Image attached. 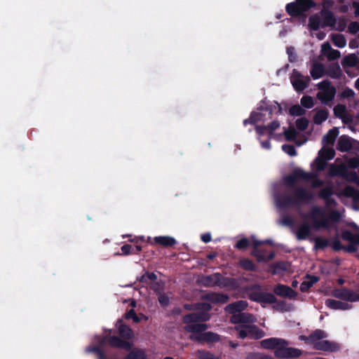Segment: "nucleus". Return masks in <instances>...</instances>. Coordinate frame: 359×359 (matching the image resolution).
Returning <instances> with one entry per match:
<instances>
[{
  "label": "nucleus",
  "mask_w": 359,
  "mask_h": 359,
  "mask_svg": "<svg viewBox=\"0 0 359 359\" xmlns=\"http://www.w3.org/2000/svg\"><path fill=\"white\" fill-rule=\"evenodd\" d=\"M314 199L313 193L303 187L287 189L276 197V203L278 208L300 209L303 205L309 204Z\"/></svg>",
  "instance_id": "nucleus-1"
},
{
  "label": "nucleus",
  "mask_w": 359,
  "mask_h": 359,
  "mask_svg": "<svg viewBox=\"0 0 359 359\" xmlns=\"http://www.w3.org/2000/svg\"><path fill=\"white\" fill-rule=\"evenodd\" d=\"M288 344L287 340L276 337L265 339L260 341V346L262 348L275 350L274 355L277 358H297L302 355V350L293 347H287Z\"/></svg>",
  "instance_id": "nucleus-2"
},
{
  "label": "nucleus",
  "mask_w": 359,
  "mask_h": 359,
  "mask_svg": "<svg viewBox=\"0 0 359 359\" xmlns=\"http://www.w3.org/2000/svg\"><path fill=\"white\" fill-rule=\"evenodd\" d=\"M116 326L118 329L119 337L105 336L100 344L107 343L113 348H123L126 351L131 350L133 344L129 340L132 339L134 337L133 330L124 323L123 319H118L116 321Z\"/></svg>",
  "instance_id": "nucleus-3"
},
{
  "label": "nucleus",
  "mask_w": 359,
  "mask_h": 359,
  "mask_svg": "<svg viewBox=\"0 0 359 359\" xmlns=\"http://www.w3.org/2000/svg\"><path fill=\"white\" fill-rule=\"evenodd\" d=\"M327 337V334L320 329L314 330L308 337L300 336L301 339H304L306 343L313 345L316 350L330 352L337 351L339 349L337 343L328 340H321Z\"/></svg>",
  "instance_id": "nucleus-4"
},
{
  "label": "nucleus",
  "mask_w": 359,
  "mask_h": 359,
  "mask_svg": "<svg viewBox=\"0 0 359 359\" xmlns=\"http://www.w3.org/2000/svg\"><path fill=\"white\" fill-rule=\"evenodd\" d=\"M208 328V324L188 325L184 327L187 332L191 333L189 337L191 341L207 344L219 342L221 340L220 335L213 332H205Z\"/></svg>",
  "instance_id": "nucleus-5"
},
{
  "label": "nucleus",
  "mask_w": 359,
  "mask_h": 359,
  "mask_svg": "<svg viewBox=\"0 0 359 359\" xmlns=\"http://www.w3.org/2000/svg\"><path fill=\"white\" fill-rule=\"evenodd\" d=\"M308 217L312 219L316 229H319L320 228L327 229L330 226L329 222H339L341 215L337 210H331L326 217L325 211L322 208L314 206L312 208Z\"/></svg>",
  "instance_id": "nucleus-6"
},
{
  "label": "nucleus",
  "mask_w": 359,
  "mask_h": 359,
  "mask_svg": "<svg viewBox=\"0 0 359 359\" xmlns=\"http://www.w3.org/2000/svg\"><path fill=\"white\" fill-rule=\"evenodd\" d=\"M235 329L238 331V337L242 339H260L265 336L264 331L253 323L240 325L236 326Z\"/></svg>",
  "instance_id": "nucleus-7"
},
{
  "label": "nucleus",
  "mask_w": 359,
  "mask_h": 359,
  "mask_svg": "<svg viewBox=\"0 0 359 359\" xmlns=\"http://www.w3.org/2000/svg\"><path fill=\"white\" fill-rule=\"evenodd\" d=\"M318 88L321 91L317 93V98L321 101L322 103L327 104L331 102L335 96L336 88L331 86L330 81L324 80L320 82L318 85Z\"/></svg>",
  "instance_id": "nucleus-8"
},
{
  "label": "nucleus",
  "mask_w": 359,
  "mask_h": 359,
  "mask_svg": "<svg viewBox=\"0 0 359 359\" xmlns=\"http://www.w3.org/2000/svg\"><path fill=\"white\" fill-rule=\"evenodd\" d=\"M315 176L313 173H308L304 171L302 169L297 168L293 170V172L284 177L283 181L286 187L290 189L297 187L295 182L297 180H304L309 181Z\"/></svg>",
  "instance_id": "nucleus-9"
},
{
  "label": "nucleus",
  "mask_w": 359,
  "mask_h": 359,
  "mask_svg": "<svg viewBox=\"0 0 359 359\" xmlns=\"http://www.w3.org/2000/svg\"><path fill=\"white\" fill-rule=\"evenodd\" d=\"M310 81L309 76H304L297 69H293L290 76V81L296 91L302 92L308 87Z\"/></svg>",
  "instance_id": "nucleus-10"
},
{
  "label": "nucleus",
  "mask_w": 359,
  "mask_h": 359,
  "mask_svg": "<svg viewBox=\"0 0 359 359\" xmlns=\"http://www.w3.org/2000/svg\"><path fill=\"white\" fill-rule=\"evenodd\" d=\"M249 299L260 304H275L277 302V298L272 293L259 291L251 292L249 294Z\"/></svg>",
  "instance_id": "nucleus-11"
},
{
  "label": "nucleus",
  "mask_w": 359,
  "mask_h": 359,
  "mask_svg": "<svg viewBox=\"0 0 359 359\" xmlns=\"http://www.w3.org/2000/svg\"><path fill=\"white\" fill-rule=\"evenodd\" d=\"M332 295L335 298L347 302H355L359 301V294L345 287L334 289L332 291Z\"/></svg>",
  "instance_id": "nucleus-12"
},
{
  "label": "nucleus",
  "mask_w": 359,
  "mask_h": 359,
  "mask_svg": "<svg viewBox=\"0 0 359 359\" xmlns=\"http://www.w3.org/2000/svg\"><path fill=\"white\" fill-rule=\"evenodd\" d=\"M273 290L276 295L281 297L294 299L297 295V292L290 287L280 283L275 285Z\"/></svg>",
  "instance_id": "nucleus-13"
},
{
  "label": "nucleus",
  "mask_w": 359,
  "mask_h": 359,
  "mask_svg": "<svg viewBox=\"0 0 359 359\" xmlns=\"http://www.w3.org/2000/svg\"><path fill=\"white\" fill-rule=\"evenodd\" d=\"M231 322L233 324H250L256 322V318L254 315L249 313L241 312L237 314L232 315Z\"/></svg>",
  "instance_id": "nucleus-14"
},
{
  "label": "nucleus",
  "mask_w": 359,
  "mask_h": 359,
  "mask_svg": "<svg viewBox=\"0 0 359 359\" xmlns=\"http://www.w3.org/2000/svg\"><path fill=\"white\" fill-rule=\"evenodd\" d=\"M263 243H264V242L261 241H257V240L253 241L252 255L257 258V260L259 262H266V261H269V260L273 259L275 257L274 252H271L268 255L266 256V255L262 254L261 252L259 250V248Z\"/></svg>",
  "instance_id": "nucleus-15"
},
{
  "label": "nucleus",
  "mask_w": 359,
  "mask_h": 359,
  "mask_svg": "<svg viewBox=\"0 0 359 359\" xmlns=\"http://www.w3.org/2000/svg\"><path fill=\"white\" fill-rule=\"evenodd\" d=\"M323 18L322 27H330L332 28L337 23V18L334 17L333 13L330 10H322L320 12Z\"/></svg>",
  "instance_id": "nucleus-16"
},
{
  "label": "nucleus",
  "mask_w": 359,
  "mask_h": 359,
  "mask_svg": "<svg viewBox=\"0 0 359 359\" xmlns=\"http://www.w3.org/2000/svg\"><path fill=\"white\" fill-rule=\"evenodd\" d=\"M325 305L327 307L334 310L346 311L352 308L351 304L332 299H326L325 302Z\"/></svg>",
  "instance_id": "nucleus-17"
},
{
  "label": "nucleus",
  "mask_w": 359,
  "mask_h": 359,
  "mask_svg": "<svg viewBox=\"0 0 359 359\" xmlns=\"http://www.w3.org/2000/svg\"><path fill=\"white\" fill-rule=\"evenodd\" d=\"M321 51L330 61L335 60L341 56L340 52L338 50L333 49L328 42L322 45Z\"/></svg>",
  "instance_id": "nucleus-18"
},
{
  "label": "nucleus",
  "mask_w": 359,
  "mask_h": 359,
  "mask_svg": "<svg viewBox=\"0 0 359 359\" xmlns=\"http://www.w3.org/2000/svg\"><path fill=\"white\" fill-rule=\"evenodd\" d=\"M248 302L244 300H239L236 302H233L229 304L226 308V311L229 313H231L232 315L237 314L238 313L243 312L248 307Z\"/></svg>",
  "instance_id": "nucleus-19"
},
{
  "label": "nucleus",
  "mask_w": 359,
  "mask_h": 359,
  "mask_svg": "<svg viewBox=\"0 0 359 359\" xmlns=\"http://www.w3.org/2000/svg\"><path fill=\"white\" fill-rule=\"evenodd\" d=\"M223 278L225 280H229V278H224L219 273H215L212 276H206L203 278V285L207 287L214 285H221L223 283L221 282V279Z\"/></svg>",
  "instance_id": "nucleus-20"
},
{
  "label": "nucleus",
  "mask_w": 359,
  "mask_h": 359,
  "mask_svg": "<svg viewBox=\"0 0 359 359\" xmlns=\"http://www.w3.org/2000/svg\"><path fill=\"white\" fill-rule=\"evenodd\" d=\"M204 299L214 304H225L229 300V297L222 293H208L204 296Z\"/></svg>",
  "instance_id": "nucleus-21"
},
{
  "label": "nucleus",
  "mask_w": 359,
  "mask_h": 359,
  "mask_svg": "<svg viewBox=\"0 0 359 359\" xmlns=\"http://www.w3.org/2000/svg\"><path fill=\"white\" fill-rule=\"evenodd\" d=\"M131 242H135L134 240L131 241ZM136 245H132L130 244H125L121 246V255H136L138 254L140 251L142 250V246L141 245L137 244V241H135Z\"/></svg>",
  "instance_id": "nucleus-22"
},
{
  "label": "nucleus",
  "mask_w": 359,
  "mask_h": 359,
  "mask_svg": "<svg viewBox=\"0 0 359 359\" xmlns=\"http://www.w3.org/2000/svg\"><path fill=\"white\" fill-rule=\"evenodd\" d=\"M352 148L351 139L347 135H341L339 137L337 149L341 151L345 152L349 151Z\"/></svg>",
  "instance_id": "nucleus-23"
},
{
  "label": "nucleus",
  "mask_w": 359,
  "mask_h": 359,
  "mask_svg": "<svg viewBox=\"0 0 359 359\" xmlns=\"http://www.w3.org/2000/svg\"><path fill=\"white\" fill-rule=\"evenodd\" d=\"M325 74L332 79H339L341 76V70L338 63H332L328 65Z\"/></svg>",
  "instance_id": "nucleus-24"
},
{
  "label": "nucleus",
  "mask_w": 359,
  "mask_h": 359,
  "mask_svg": "<svg viewBox=\"0 0 359 359\" xmlns=\"http://www.w3.org/2000/svg\"><path fill=\"white\" fill-rule=\"evenodd\" d=\"M306 278L308 280L303 281L300 285V290L302 292H306L319 280V278L316 276L306 275Z\"/></svg>",
  "instance_id": "nucleus-25"
},
{
  "label": "nucleus",
  "mask_w": 359,
  "mask_h": 359,
  "mask_svg": "<svg viewBox=\"0 0 359 359\" xmlns=\"http://www.w3.org/2000/svg\"><path fill=\"white\" fill-rule=\"evenodd\" d=\"M154 243L168 248L172 247L177 242L174 238L170 236H156L154 238Z\"/></svg>",
  "instance_id": "nucleus-26"
},
{
  "label": "nucleus",
  "mask_w": 359,
  "mask_h": 359,
  "mask_svg": "<svg viewBox=\"0 0 359 359\" xmlns=\"http://www.w3.org/2000/svg\"><path fill=\"white\" fill-rule=\"evenodd\" d=\"M339 135V129L336 127L330 129L326 135L323 136V142L327 144H334L336 138Z\"/></svg>",
  "instance_id": "nucleus-27"
},
{
  "label": "nucleus",
  "mask_w": 359,
  "mask_h": 359,
  "mask_svg": "<svg viewBox=\"0 0 359 359\" xmlns=\"http://www.w3.org/2000/svg\"><path fill=\"white\" fill-rule=\"evenodd\" d=\"M325 72V67L321 63L314 64L310 71L311 76L313 79H318L322 77Z\"/></svg>",
  "instance_id": "nucleus-28"
},
{
  "label": "nucleus",
  "mask_w": 359,
  "mask_h": 359,
  "mask_svg": "<svg viewBox=\"0 0 359 359\" xmlns=\"http://www.w3.org/2000/svg\"><path fill=\"white\" fill-rule=\"evenodd\" d=\"M311 233V227L309 224L304 223L299 226L296 233L298 240H305Z\"/></svg>",
  "instance_id": "nucleus-29"
},
{
  "label": "nucleus",
  "mask_w": 359,
  "mask_h": 359,
  "mask_svg": "<svg viewBox=\"0 0 359 359\" xmlns=\"http://www.w3.org/2000/svg\"><path fill=\"white\" fill-rule=\"evenodd\" d=\"M329 112L327 109H321L316 111L313 116V122L317 125H320L328 118Z\"/></svg>",
  "instance_id": "nucleus-30"
},
{
  "label": "nucleus",
  "mask_w": 359,
  "mask_h": 359,
  "mask_svg": "<svg viewBox=\"0 0 359 359\" xmlns=\"http://www.w3.org/2000/svg\"><path fill=\"white\" fill-rule=\"evenodd\" d=\"M295 2L302 14L314 7L316 5L313 0H295Z\"/></svg>",
  "instance_id": "nucleus-31"
},
{
  "label": "nucleus",
  "mask_w": 359,
  "mask_h": 359,
  "mask_svg": "<svg viewBox=\"0 0 359 359\" xmlns=\"http://www.w3.org/2000/svg\"><path fill=\"white\" fill-rule=\"evenodd\" d=\"M239 266L243 269L248 271H255L257 269L255 263L248 258H243L239 261Z\"/></svg>",
  "instance_id": "nucleus-32"
},
{
  "label": "nucleus",
  "mask_w": 359,
  "mask_h": 359,
  "mask_svg": "<svg viewBox=\"0 0 359 359\" xmlns=\"http://www.w3.org/2000/svg\"><path fill=\"white\" fill-rule=\"evenodd\" d=\"M182 322L185 324V326L198 325V314L197 313H191L186 314L183 316Z\"/></svg>",
  "instance_id": "nucleus-33"
},
{
  "label": "nucleus",
  "mask_w": 359,
  "mask_h": 359,
  "mask_svg": "<svg viewBox=\"0 0 359 359\" xmlns=\"http://www.w3.org/2000/svg\"><path fill=\"white\" fill-rule=\"evenodd\" d=\"M330 245L329 240L323 237H316L314 238V250H324Z\"/></svg>",
  "instance_id": "nucleus-34"
},
{
  "label": "nucleus",
  "mask_w": 359,
  "mask_h": 359,
  "mask_svg": "<svg viewBox=\"0 0 359 359\" xmlns=\"http://www.w3.org/2000/svg\"><path fill=\"white\" fill-rule=\"evenodd\" d=\"M321 25V20L318 15H311L309 18V27L311 30L317 31Z\"/></svg>",
  "instance_id": "nucleus-35"
},
{
  "label": "nucleus",
  "mask_w": 359,
  "mask_h": 359,
  "mask_svg": "<svg viewBox=\"0 0 359 359\" xmlns=\"http://www.w3.org/2000/svg\"><path fill=\"white\" fill-rule=\"evenodd\" d=\"M285 10L288 15L292 17H297L302 15L295 1L287 4L286 5Z\"/></svg>",
  "instance_id": "nucleus-36"
},
{
  "label": "nucleus",
  "mask_w": 359,
  "mask_h": 359,
  "mask_svg": "<svg viewBox=\"0 0 359 359\" xmlns=\"http://www.w3.org/2000/svg\"><path fill=\"white\" fill-rule=\"evenodd\" d=\"M334 45L338 48H344L346 45V40L343 34H334L332 35Z\"/></svg>",
  "instance_id": "nucleus-37"
},
{
  "label": "nucleus",
  "mask_w": 359,
  "mask_h": 359,
  "mask_svg": "<svg viewBox=\"0 0 359 359\" xmlns=\"http://www.w3.org/2000/svg\"><path fill=\"white\" fill-rule=\"evenodd\" d=\"M125 359H147L145 352L142 349H135L131 351Z\"/></svg>",
  "instance_id": "nucleus-38"
},
{
  "label": "nucleus",
  "mask_w": 359,
  "mask_h": 359,
  "mask_svg": "<svg viewBox=\"0 0 359 359\" xmlns=\"http://www.w3.org/2000/svg\"><path fill=\"white\" fill-rule=\"evenodd\" d=\"M359 59L355 54H351L346 56L342 62L344 66L355 67L358 63Z\"/></svg>",
  "instance_id": "nucleus-39"
},
{
  "label": "nucleus",
  "mask_w": 359,
  "mask_h": 359,
  "mask_svg": "<svg viewBox=\"0 0 359 359\" xmlns=\"http://www.w3.org/2000/svg\"><path fill=\"white\" fill-rule=\"evenodd\" d=\"M318 156L325 161L332 160L335 156V151L332 148L321 149L318 152Z\"/></svg>",
  "instance_id": "nucleus-40"
},
{
  "label": "nucleus",
  "mask_w": 359,
  "mask_h": 359,
  "mask_svg": "<svg viewBox=\"0 0 359 359\" xmlns=\"http://www.w3.org/2000/svg\"><path fill=\"white\" fill-rule=\"evenodd\" d=\"M196 355L198 359H221L219 357L215 356L211 352L203 349L198 350Z\"/></svg>",
  "instance_id": "nucleus-41"
},
{
  "label": "nucleus",
  "mask_w": 359,
  "mask_h": 359,
  "mask_svg": "<svg viewBox=\"0 0 359 359\" xmlns=\"http://www.w3.org/2000/svg\"><path fill=\"white\" fill-rule=\"evenodd\" d=\"M284 135L286 140L294 141L297 135V133L293 126H290L288 129L283 128Z\"/></svg>",
  "instance_id": "nucleus-42"
},
{
  "label": "nucleus",
  "mask_w": 359,
  "mask_h": 359,
  "mask_svg": "<svg viewBox=\"0 0 359 359\" xmlns=\"http://www.w3.org/2000/svg\"><path fill=\"white\" fill-rule=\"evenodd\" d=\"M289 113L291 116H302L305 114L306 110L304 109L300 105L294 104L289 109Z\"/></svg>",
  "instance_id": "nucleus-43"
},
{
  "label": "nucleus",
  "mask_w": 359,
  "mask_h": 359,
  "mask_svg": "<svg viewBox=\"0 0 359 359\" xmlns=\"http://www.w3.org/2000/svg\"><path fill=\"white\" fill-rule=\"evenodd\" d=\"M333 194V189L331 186H327L322 189L319 193L318 196L319 198L325 200L328 198L330 196H332Z\"/></svg>",
  "instance_id": "nucleus-44"
},
{
  "label": "nucleus",
  "mask_w": 359,
  "mask_h": 359,
  "mask_svg": "<svg viewBox=\"0 0 359 359\" xmlns=\"http://www.w3.org/2000/svg\"><path fill=\"white\" fill-rule=\"evenodd\" d=\"M334 115L339 118H344V115L346 114V108L344 104H337L334 107Z\"/></svg>",
  "instance_id": "nucleus-45"
},
{
  "label": "nucleus",
  "mask_w": 359,
  "mask_h": 359,
  "mask_svg": "<svg viewBox=\"0 0 359 359\" xmlns=\"http://www.w3.org/2000/svg\"><path fill=\"white\" fill-rule=\"evenodd\" d=\"M246 359H273L272 356L259 352L249 353Z\"/></svg>",
  "instance_id": "nucleus-46"
},
{
  "label": "nucleus",
  "mask_w": 359,
  "mask_h": 359,
  "mask_svg": "<svg viewBox=\"0 0 359 359\" xmlns=\"http://www.w3.org/2000/svg\"><path fill=\"white\" fill-rule=\"evenodd\" d=\"M346 25V20L344 18L341 17L339 18L338 19L337 18V23L334 25V27H332V29L337 30L339 32H343L345 30Z\"/></svg>",
  "instance_id": "nucleus-47"
},
{
  "label": "nucleus",
  "mask_w": 359,
  "mask_h": 359,
  "mask_svg": "<svg viewBox=\"0 0 359 359\" xmlns=\"http://www.w3.org/2000/svg\"><path fill=\"white\" fill-rule=\"evenodd\" d=\"M295 123L298 130L304 131L308 128L309 122L306 118L302 117L297 119Z\"/></svg>",
  "instance_id": "nucleus-48"
},
{
  "label": "nucleus",
  "mask_w": 359,
  "mask_h": 359,
  "mask_svg": "<svg viewBox=\"0 0 359 359\" xmlns=\"http://www.w3.org/2000/svg\"><path fill=\"white\" fill-rule=\"evenodd\" d=\"M315 163L316 166V170L318 172L323 171L327 165V161H325L323 158L320 157V156H318L316 158Z\"/></svg>",
  "instance_id": "nucleus-49"
},
{
  "label": "nucleus",
  "mask_w": 359,
  "mask_h": 359,
  "mask_svg": "<svg viewBox=\"0 0 359 359\" xmlns=\"http://www.w3.org/2000/svg\"><path fill=\"white\" fill-rule=\"evenodd\" d=\"M301 104L307 109H311L313 107V100L312 97L309 95H304L301 98Z\"/></svg>",
  "instance_id": "nucleus-50"
},
{
  "label": "nucleus",
  "mask_w": 359,
  "mask_h": 359,
  "mask_svg": "<svg viewBox=\"0 0 359 359\" xmlns=\"http://www.w3.org/2000/svg\"><path fill=\"white\" fill-rule=\"evenodd\" d=\"M250 245V241L247 238H243L237 241L235 245V248L240 250H244L247 249Z\"/></svg>",
  "instance_id": "nucleus-51"
},
{
  "label": "nucleus",
  "mask_w": 359,
  "mask_h": 359,
  "mask_svg": "<svg viewBox=\"0 0 359 359\" xmlns=\"http://www.w3.org/2000/svg\"><path fill=\"white\" fill-rule=\"evenodd\" d=\"M157 279V276L154 272H147L142 276L140 282L148 283L149 280L154 281Z\"/></svg>",
  "instance_id": "nucleus-52"
},
{
  "label": "nucleus",
  "mask_w": 359,
  "mask_h": 359,
  "mask_svg": "<svg viewBox=\"0 0 359 359\" xmlns=\"http://www.w3.org/2000/svg\"><path fill=\"white\" fill-rule=\"evenodd\" d=\"M266 126L269 130V136L271 137L273 135V132L280 127V122L278 121H273Z\"/></svg>",
  "instance_id": "nucleus-53"
},
{
  "label": "nucleus",
  "mask_w": 359,
  "mask_h": 359,
  "mask_svg": "<svg viewBox=\"0 0 359 359\" xmlns=\"http://www.w3.org/2000/svg\"><path fill=\"white\" fill-rule=\"evenodd\" d=\"M282 149L286 154H287L290 156H294L297 155V151L295 147L293 145L290 144H283L282 146Z\"/></svg>",
  "instance_id": "nucleus-54"
},
{
  "label": "nucleus",
  "mask_w": 359,
  "mask_h": 359,
  "mask_svg": "<svg viewBox=\"0 0 359 359\" xmlns=\"http://www.w3.org/2000/svg\"><path fill=\"white\" fill-rule=\"evenodd\" d=\"M123 317L127 320L133 319L134 323H136L140 321L139 317L137 316L134 309H130L128 311H127Z\"/></svg>",
  "instance_id": "nucleus-55"
},
{
  "label": "nucleus",
  "mask_w": 359,
  "mask_h": 359,
  "mask_svg": "<svg viewBox=\"0 0 359 359\" xmlns=\"http://www.w3.org/2000/svg\"><path fill=\"white\" fill-rule=\"evenodd\" d=\"M331 247L334 251H339L344 249V245L341 243L338 236H336L332 243Z\"/></svg>",
  "instance_id": "nucleus-56"
},
{
  "label": "nucleus",
  "mask_w": 359,
  "mask_h": 359,
  "mask_svg": "<svg viewBox=\"0 0 359 359\" xmlns=\"http://www.w3.org/2000/svg\"><path fill=\"white\" fill-rule=\"evenodd\" d=\"M287 53L288 55V60L290 62H294L297 60V56L294 53V48L292 46L287 48Z\"/></svg>",
  "instance_id": "nucleus-57"
},
{
  "label": "nucleus",
  "mask_w": 359,
  "mask_h": 359,
  "mask_svg": "<svg viewBox=\"0 0 359 359\" xmlns=\"http://www.w3.org/2000/svg\"><path fill=\"white\" fill-rule=\"evenodd\" d=\"M348 32L352 34H355L359 32V22H351L348 27Z\"/></svg>",
  "instance_id": "nucleus-58"
},
{
  "label": "nucleus",
  "mask_w": 359,
  "mask_h": 359,
  "mask_svg": "<svg viewBox=\"0 0 359 359\" xmlns=\"http://www.w3.org/2000/svg\"><path fill=\"white\" fill-rule=\"evenodd\" d=\"M341 168L335 165H332L329 169V175L332 177L339 175H341Z\"/></svg>",
  "instance_id": "nucleus-59"
},
{
  "label": "nucleus",
  "mask_w": 359,
  "mask_h": 359,
  "mask_svg": "<svg viewBox=\"0 0 359 359\" xmlns=\"http://www.w3.org/2000/svg\"><path fill=\"white\" fill-rule=\"evenodd\" d=\"M197 314H198V323L199 322H206V321L209 320L210 318V315L208 313L205 312V311L198 312Z\"/></svg>",
  "instance_id": "nucleus-60"
},
{
  "label": "nucleus",
  "mask_w": 359,
  "mask_h": 359,
  "mask_svg": "<svg viewBox=\"0 0 359 359\" xmlns=\"http://www.w3.org/2000/svg\"><path fill=\"white\" fill-rule=\"evenodd\" d=\"M273 269L274 272H280L286 271V266L285 262H278L273 264Z\"/></svg>",
  "instance_id": "nucleus-61"
},
{
  "label": "nucleus",
  "mask_w": 359,
  "mask_h": 359,
  "mask_svg": "<svg viewBox=\"0 0 359 359\" xmlns=\"http://www.w3.org/2000/svg\"><path fill=\"white\" fill-rule=\"evenodd\" d=\"M158 302L162 306H167L169 303L170 300L169 298L164 294H161L158 297Z\"/></svg>",
  "instance_id": "nucleus-62"
},
{
  "label": "nucleus",
  "mask_w": 359,
  "mask_h": 359,
  "mask_svg": "<svg viewBox=\"0 0 359 359\" xmlns=\"http://www.w3.org/2000/svg\"><path fill=\"white\" fill-rule=\"evenodd\" d=\"M346 194L349 196H359V191L354 187H347L346 188Z\"/></svg>",
  "instance_id": "nucleus-63"
},
{
  "label": "nucleus",
  "mask_w": 359,
  "mask_h": 359,
  "mask_svg": "<svg viewBox=\"0 0 359 359\" xmlns=\"http://www.w3.org/2000/svg\"><path fill=\"white\" fill-rule=\"evenodd\" d=\"M281 223L284 226H292L294 224V220L290 216L285 215L282 218Z\"/></svg>",
  "instance_id": "nucleus-64"
}]
</instances>
